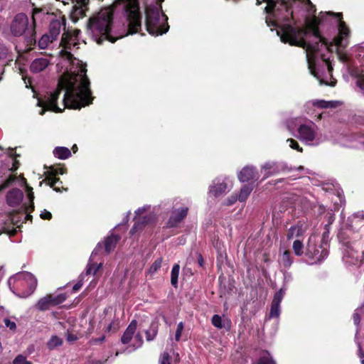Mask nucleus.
I'll list each match as a JSON object with an SVG mask.
<instances>
[{
  "mask_svg": "<svg viewBox=\"0 0 364 364\" xmlns=\"http://www.w3.org/2000/svg\"><path fill=\"white\" fill-rule=\"evenodd\" d=\"M141 19L139 0H117L90 18L87 29L98 44L105 40L114 43L136 33L141 26Z\"/></svg>",
  "mask_w": 364,
  "mask_h": 364,
  "instance_id": "obj_1",
  "label": "nucleus"
},
{
  "mask_svg": "<svg viewBox=\"0 0 364 364\" xmlns=\"http://www.w3.org/2000/svg\"><path fill=\"white\" fill-rule=\"evenodd\" d=\"M86 72L85 68H82L80 73L71 76L67 82L59 81L53 92H47L43 98L38 99V105L42 107L40 114L43 115L46 110L55 112L62 111L57 106L56 102L64 89H65L63 97L65 107L80 109L92 104L94 97L92 96L90 80L86 75Z\"/></svg>",
  "mask_w": 364,
  "mask_h": 364,
  "instance_id": "obj_2",
  "label": "nucleus"
},
{
  "mask_svg": "<svg viewBox=\"0 0 364 364\" xmlns=\"http://www.w3.org/2000/svg\"><path fill=\"white\" fill-rule=\"evenodd\" d=\"M281 40L306 50L309 69L315 77H317V75L313 62V55L320 50L323 46H326L329 50H331V47L333 46V43H328L327 40L320 35L316 18L307 21L304 28L288 26L281 36Z\"/></svg>",
  "mask_w": 364,
  "mask_h": 364,
  "instance_id": "obj_3",
  "label": "nucleus"
},
{
  "mask_svg": "<svg viewBox=\"0 0 364 364\" xmlns=\"http://www.w3.org/2000/svg\"><path fill=\"white\" fill-rule=\"evenodd\" d=\"M36 21L33 18L29 23L28 16L23 13L16 14L10 24L11 33L15 37L24 36L27 46H32L36 43Z\"/></svg>",
  "mask_w": 364,
  "mask_h": 364,
  "instance_id": "obj_4",
  "label": "nucleus"
},
{
  "mask_svg": "<svg viewBox=\"0 0 364 364\" xmlns=\"http://www.w3.org/2000/svg\"><path fill=\"white\" fill-rule=\"evenodd\" d=\"M160 14L156 9H148L146 12V26L148 32L151 35L163 34L167 30L162 31L160 23Z\"/></svg>",
  "mask_w": 364,
  "mask_h": 364,
  "instance_id": "obj_5",
  "label": "nucleus"
},
{
  "mask_svg": "<svg viewBox=\"0 0 364 364\" xmlns=\"http://www.w3.org/2000/svg\"><path fill=\"white\" fill-rule=\"evenodd\" d=\"M297 132V138L307 144L317 139V126L313 122L301 124Z\"/></svg>",
  "mask_w": 364,
  "mask_h": 364,
  "instance_id": "obj_6",
  "label": "nucleus"
},
{
  "mask_svg": "<svg viewBox=\"0 0 364 364\" xmlns=\"http://www.w3.org/2000/svg\"><path fill=\"white\" fill-rule=\"evenodd\" d=\"M65 299L66 295L65 294L57 295L47 294L38 301L36 304V308L41 311H46L52 306L62 304Z\"/></svg>",
  "mask_w": 364,
  "mask_h": 364,
  "instance_id": "obj_7",
  "label": "nucleus"
},
{
  "mask_svg": "<svg viewBox=\"0 0 364 364\" xmlns=\"http://www.w3.org/2000/svg\"><path fill=\"white\" fill-rule=\"evenodd\" d=\"M339 18L338 23V36L333 38V45L338 48H344L346 47L347 43L345 42L344 36H348L350 30L346 26V23L341 20L342 14L338 13L336 14Z\"/></svg>",
  "mask_w": 364,
  "mask_h": 364,
  "instance_id": "obj_8",
  "label": "nucleus"
},
{
  "mask_svg": "<svg viewBox=\"0 0 364 364\" xmlns=\"http://www.w3.org/2000/svg\"><path fill=\"white\" fill-rule=\"evenodd\" d=\"M328 255V251L326 247H322L321 245L318 247H316L315 245H308L306 255L314 259V262L313 263L321 262L323 259H325Z\"/></svg>",
  "mask_w": 364,
  "mask_h": 364,
  "instance_id": "obj_9",
  "label": "nucleus"
},
{
  "mask_svg": "<svg viewBox=\"0 0 364 364\" xmlns=\"http://www.w3.org/2000/svg\"><path fill=\"white\" fill-rule=\"evenodd\" d=\"M188 208L183 207L178 209H173L171 211V216L167 222L168 228H176L181 223L187 216Z\"/></svg>",
  "mask_w": 364,
  "mask_h": 364,
  "instance_id": "obj_10",
  "label": "nucleus"
},
{
  "mask_svg": "<svg viewBox=\"0 0 364 364\" xmlns=\"http://www.w3.org/2000/svg\"><path fill=\"white\" fill-rule=\"evenodd\" d=\"M23 198V193L18 188H13L6 196V203L12 208L21 205Z\"/></svg>",
  "mask_w": 364,
  "mask_h": 364,
  "instance_id": "obj_11",
  "label": "nucleus"
},
{
  "mask_svg": "<svg viewBox=\"0 0 364 364\" xmlns=\"http://www.w3.org/2000/svg\"><path fill=\"white\" fill-rule=\"evenodd\" d=\"M238 179L240 182L257 181L259 178L258 173L254 166H245L238 173Z\"/></svg>",
  "mask_w": 364,
  "mask_h": 364,
  "instance_id": "obj_12",
  "label": "nucleus"
},
{
  "mask_svg": "<svg viewBox=\"0 0 364 364\" xmlns=\"http://www.w3.org/2000/svg\"><path fill=\"white\" fill-rule=\"evenodd\" d=\"M284 167L280 168L275 162L268 161L261 167V173H264V179H265L272 175L278 173L280 171H284Z\"/></svg>",
  "mask_w": 364,
  "mask_h": 364,
  "instance_id": "obj_13",
  "label": "nucleus"
},
{
  "mask_svg": "<svg viewBox=\"0 0 364 364\" xmlns=\"http://www.w3.org/2000/svg\"><path fill=\"white\" fill-rule=\"evenodd\" d=\"M345 262L349 264L360 266L363 263L361 255L355 250L350 249L344 256Z\"/></svg>",
  "mask_w": 364,
  "mask_h": 364,
  "instance_id": "obj_14",
  "label": "nucleus"
},
{
  "mask_svg": "<svg viewBox=\"0 0 364 364\" xmlns=\"http://www.w3.org/2000/svg\"><path fill=\"white\" fill-rule=\"evenodd\" d=\"M65 19H55L50 23L49 31L52 41H55L57 39L58 36L60 33L62 26H65Z\"/></svg>",
  "mask_w": 364,
  "mask_h": 364,
  "instance_id": "obj_15",
  "label": "nucleus"
},
{
  "mask_svg": "<svg viewBox=\"0 0 364 364\" xmlns=\"http://www.w3.org/2000/svg\"><path fill=\"white\" fill-rule=\"evenodd\" d=\"M136 326L137 321L136 320L132 321L121 338V341L123 344H127L131 341L136 331Z\"/></svg>",
  "mask_w": 364,
  "mask_h": 364,
  "instance_id": "obj_16",
  "label": "nucleus"
},
{
  "mask_svg": "<svg viewBox=\"0 0 364 364\" xmlns=\"http://www.w3.org/2000/svg\"><path fill=\"white\" fill-rule=\"evenodd\" d=\"M57 172H52L51 174L48 176H46V178L43 181L46 183L50 188H52L54 191L57 192H60L61 188H63L62 182L60 181L59 178L56 177Z\"/></svg>",
  "mask_w": 364,
  "mask_h": 364,
  "instance_id": "obj_17",
  "label": "nucleus"
},
{
  "mask_svg": "<svg viewBox=\"0 0 364 364\" xmlns=\"http://www.w3.org/2000/svg\"><path fill=\"white\" fill-rule=\"evenodd\" d=\"M212 324L218 328H225L227 331L230 330L231 327L230 320L226 318H222L218 314H215L212 317Z\"/></svg>",
  "mask_w": 364,
  "mask_h": 364,
  "instance_id": "obj_18",
  "label": "nucleus"
},
{
  "mask_svg": "<svg viewBox=\"0 0 364 364\" xmlns=\"http://www.w3.org/2000/svg\"><path fill=\"white\" fill-rule=\"evenodd\" d=\"M49 64V61L46 58H37L35 59L30 67L33 73H39L45 70Z\"/></svg>",
  "mask_w": 364,
  "mask_h": 364,
  "instance_id": "obj_19",
  "label": "nucleus"
},
{
  "mask_svg": "<svg viewBox=\"0 0 364 364\" xmlns=\"http://www.w3.org/2000/svg\"><path fill=\"white\" fill-rule=\"evenodd\" d=\"M120 237L115 235H111L105 240V249L107 253L111 252L116 247L117 243L119 240Z\"/></svg>",
  "mask_w": 364,
  "mask_h": 364,
  "instance_id": "obj_20",
  "label": "nucleus"
},
{
  "mask_svg": "<svg viewBox=\"0 0 364 364\" xmlns=\"http://www.w3.org/2000/svg\"><path fill=\"white\" fill-rule=\"evenodd\" d=\"M228 186L226 183L221 182L212 185L210 188V193L215 196H219L226 192Z\"/></svg>",
  "mask_w": 364,
  "mask_h": 364,
  "instance_id": "obj_21",
  "label": "nucleus"
},
{
  "mask_svg": "<svg viewBox=\"0 0 364 364\" xmlns=\"http://www.w3.org/2000/svg\"><path fill=\"white\" fill-rule=\"evenodd\" d=\"M60 45L64 46L66 49H71L72 46L76 45L75 39L68 32H65L62 35Z\"/></svg>",
  "mask_w": 364,
  "mask_h": 364,
  "instance_id": "obj_22",
  "label": "nucleus"
},
{
  "mask_svg": "<svg viewBox=\"0 0 364 364\" xmlns=\"http://www.w3.org/2000/svg\"><path fill=\"white\" fill-rule=\"evenodd\" d=\"M53 154L60 159H66L71 156V152L66 147L58 146L53 150Z\"/></svg>",
  "mask_w": 364,
  "mask_h": 364,
  "instance_id": "obj_23",
  "label": "nucleus"
},
{
  "mask_svg": "<svg viewBox=\"0 0 364 364\" xmlns=\"http://www.w3.org/2000/svg\"><path fill=\"white\" fill-rule=\"evenodd\" d=\"M253 190V186L250 184L244 185L240 191V193L237 196L238 200L240 202H245L249 197L250 194Z\"/></svg>",
  "mask_w": 364,
  "mask_h": 364,
  "instance_id": "obj_24",
  "label": "nucleus"
},
{
  "mask_svg": "<svg viewBox=\"0 0 364 364\" xmlns=\"http://www.w3.org/2000/svg\"><path fill=\"white\" fill-rule=\"evenodd\" d=\"M102 267V263L97 264L90 261L87 265L86 271L84 275H93L95 276L99 269Z\"/></svg>",
  "mask_w": 364,
  "mask_h": 364,
  "instance_id": "obj_25",
  "label": "nucleus"
},
{
  "mask_svg": "<svg viewBox=\"0 0 364 364\" xmlns=\"http://www.w3.org/2000/svg\"><path fill=\"white\" fill-rule=\"evenodd\" d=\"M304 231L301 226L296 225L291 227L288 231L287 237L288 240H291L294 237H300L303 235Z\"/></svg>",
  "mask_w": 364,
  "mask_h": 364,
  "instance_id": "obj_26",
  "label": "nucleus"
},
{
  "mask_svg": "<svg viewBox=\"0 0 364 364\" xmlns=\"http://www.w3.org/2000/svg\"><path fill=\"white\" fill-rule=\"evenodd\" d=\"M158 333V325L156 323H151L149 329L146 331V338L148 341H153Z\"/></svg>",
  "mask_w": 364,
  "mask_h": 364,
  "instance_id": "obj_27",
  "label": "nucleus"
},
{
  "mask_svg": "<svg viewBox=\"0 0 364 364\" xmlns=\"http://www.w3.org/2000/svg\"><path fill=\"white\" fill-rule=\"evenodd\" d=\"M281 262L285 267H289L293 263V258L289 250H285L281 256Z\"/></svg>",
  "mask_w": 364,
  "mask_h": 364,
  "instance_id": "obj_28",
  "label": "nucleus"
},
{
  "mask_svg": "<svg viewBox=\"0 0 364 364\" xmlns=\"http://www.w3.org/2000/svg\"><path fill=\"white\" fill-rule=\"evenodd\" d=\"M179 269H180L179 265L176 264L173 265L172 270H171V284L175 287H177V284H178Z\"/></svg>",
  "mask_w": 364,
  "mask_h": 364,
  "instance_id": "obj_29",
  "label": "nucleus"
},
{
  "mask_svg": "<svg viewBox=\"0 0 364 364\" xmlns=\"http://www.w3.org/2000/svg\"><path fill=\"white\" fill-rule=\"evenodd\" d=\"M53 41L50 36L44 34L38 41V45L40 49H45L48 46V44Z\"/></svg>",
  "mask_w": 364,
  "mask_h": 364,
  "instance_id": "obj_30",
  "label": "nucleus"
},
{
  "mask_svg": "<svg viewBox=\"0 0 364 364\" xmlns=\"http://www.w3.org/2000/svg\"><path fill=\"white\" fill-rule=\"evenodd\" d=\"M63 343V340L56 336H53L50 338V339L48 342V347L49 349L52 350L58 346H61Z\"/></svg>",
  "mask_w": 364,
  "mask_h": 364,
  "instance_id": "obj_31",
  "label": "nucleus"
},
{
  "mask_svg": "<svg viewBox=\"0 0 364 364\" xmlns=\"http://www.w3.org/2000/svg\"><path fill=\"white\" fill-rule=\"evenodd\" d=\"M293 250L294 252V254L296 256H301L304 253L303 249H304V245L301 241L299 240H296L293 242L292 245Z\"/></svg>",
  "mask_w": 364,
  "mask_h": 364,
  "instance_id": "obj_32",
  "label": "nucleus"
},
{
  "mask_svg": "<svg viewBox=\"0 0 364 364\" xmlns=\"http://www.w3.org/2000/svg\"><path fill=\"white\" fill-rule=\"evenodd\" d=\"M163 259L162 257H159L156 259L152 265L150 267L149 269V274H155L161 267Z\"/></svg>",
  "mask_w": 364,
  "mask_h": 364,
  "instance_id": "obj_33",
  "label": "nucleus"
},
{
  "mask_svg": "<svg viewBox=\"0 0 364 364\" xmlns=\"http://www.w3.org/2000/svg\"><path fill=\"white\" fill-rule=\"evenodd\" d=\"M280 314V304H277L272 302L269 318H277Z\"/></svg>",
  "mask_w": 364,
  "mask_h": 364,
  "instance_id": "obj_34",
  "label": "nucleus"
},
{
  "mask_svg": "<svg viewBox=\"0 0 364 364\" xmlns=\"http://www.w3.org/2000/svg\"><path fill=\"white\" fill-rule=\"evenodd\" d=\"M285 294V289L281 288L274 296L272 303L280 304Z\"/></svg>",
  "mask_w": 364,
  "mask_h": 364,
  "instance_id": "obj_35",
  "label": "nucleus"
},
{
  "mask_svg": "<svg viewBox=\"0 0 364 364\" xmlns=\"http://www.w3.org/2000/svg\"><path fill=\"white\" fill-rule=\"evenodd\" d=\"M136 220H141L140 225L144 227L146 225L151 223L154 220V216L152 215H145L142 218H137Z\"/></svg>",
  "mask_w": 364,
  "mask_h": 364,
  "instance_id": "obj_36",
  "label": "nucleus"
},
{
  "mask_svg": "<svg viewBox=\"0 0 364 364\" xmlns=\"http://www.w3.org/2000/svg\"><path fill=\"white\" fill-rule=\"evenodd\" d=\"M13 364H32V363L27 360L23 355H18L13 360Z\"/></svg>",
  "mask_w": 364,
  "mask_h": 364,
  "instance_id": "obj_37",
  "label": "nucleus"
},
{
  "mask_svg": "<svg viewBox=\"0 0 364 364\" xmlns=\"http://www.w3.org/2000/svg\"><path fill=\"white\" fill-rule=\"evenodd\" d=\"M16 177L10 176L2 184L0 185V191H2L5 188H8L13 182L16 181Z\"/></svg>",
  "mask_w": 364,
  "mask_h": 364,
  "instance_id": "obj_38",
  "label": "nucleus"
},
{
  "mask_svg": "<svg viewBox=\"0 0 364 364\" xmlns=\"http://www.w3.org/2000/svg\"><path fill=\"white\" fill-rule=\"evenodd\" d=\"M171 356L168 353L164 352L159 358V364H171Z\"/></svg>",
  "mask_w": 364,
  "mask_h": 364,
  "instance_id": "obj_39",
  "label": "nucleus"
},
{
  "mask_svg": "<svg viewBox=\"0 0 364 364\" xmlns=\"http://www.w3.org/2000/svg\"><path fill=\"white\" fill-rule=\"evenodd\" d=\"M23 216V214H21V215H19L18 213L14 211L11 215V220L13 224L17 225L18 227H19V225H18V223L21 221V218Z\"/></svg>",
  "mask_w": 364,
  "mask_h": 364,
  "instance_id": "obj_40",
  "label": "nucleus"
},
{
  "mask_svg": "<svg viewBox=\"0 0 364 364\" xmlns=\"http://www.w3.org/2000/svg\"><path fill=\"white\" fill-rule=\"evenodd\" d=\"M287 141L289 143V146L291 149H296V151H298L299 152L303 151V149L301 147H300L299 144H298V142L296 140H294L293 139H287Z\"/></svg>",
  "mask_w": 364,
  "mask_h": 364,
  "instance_id": "obj_41",
  "label": "nucleus"
},
{
  "mask_svg": "<svg viewBox=\"0 0 364 364\" xmlns=\"http://www.w3.org/2000/svg\"><path fill=\"white\" fill-rule=\"evenodd\" d=\"M140 223H141V220H136L135 218V223H134V225H133V227L132 228V229L130 230V234L134 235L137 231H139V230L142 229L143 225H141Z\"/></svg>",
  "mask_w": 364,
  "mask_h": 364,
  "instance_id": "obj_42",
  "label": "nucleus"
},
{
  "mask_svg": "<svg viewBox=\"0 0 364 364\" xmlns=\"http://www.w3.org/2000/svg\"><path fill=\"white\" fill-rule=\"evenodd\" d=\"M140 223H141V220H136L135 218V223H134V225H133V227L132 228V229L130 230V234L134 235L137 231H139V230L142 229L143 225H141Z\"/></svg>",
  "mask_w": 364,
  "mask_h": 364,
  "instance_id": "obj_43",
  "label": "nucleus"
},
{
  "mask_svg": "<svg viewBox=\"0 0 364 364\" xmlns=\"http://www.w3.org/2000/svg\"><path fill=\"white\" fill-rule=\"evenodd\" d=\"M183 330V322H180L177 325V328H176V334H175V339L176 341H178L180 340Z\"/></svg>",
  "mask_w": 364,
  "mask_h": 364,
  "instance_id": "obj_44",
  "label": "nucleus"
},
{
  "mask_svg": "<svg viewBox=\"0 0 364 364\" xmlns=\"http://www.w3.org/2000/svg\"><path fill=\"white\" fill-rule=\"evenodd\" d=\"M313 105L319 108H328L327 101L317 100L313 102Z\"/></svg>",
  "mask_w": 364,
  "mask_h": 364,
  "instance_id": "obj_45",
  "label": "nucleus"
},
{
  "mask_svg": "<svg viewBox=\"0 0 364 364\" xmlns=\"http://www.w3.org/2000/svg\"><path fill=\"white\" fill-rule=\"evenodd\" d=\"M359 311L360 310L358 309H357L353 314V320L354 324L356 326H358L360 324V319H361Z\"/></svg>",
  "mask_w": 364,
  "mask_h": 364,
  "instance_id": "obj_46",
  "label": "nucleus"
},
{
  "mask_svg": "<svg viewBox=\"0 0 364 364\" xmlns=\"http://www.w3.org/2000/svg\"><path fill=\"white\" fill-rule=\"evenodd\" d=\"M84 277H85L84 274H80L78 282L73 287V291H77L82 287V280L84 279Z\"/></svg>",
  "mask_w": 364,
  "mask_h": 364,
  "instance_id": "obj_47",
  "label": "nucleus"
},
{
  "mask_svg": "<svg viewBox=\"0 0 364 364\" xmlns=\"http://www.w3.org/2000/svg\"><path fill=\"white\" fill-rule=\"evenodd\" d=\"M52 172H53V173L58 172V173H56V176L58 175V174H61L62 175V174H63L65 173L64 169L62 168H53V167H50V170L47 171L46 176H48V175L51 174Z\"/></svg>",
  "mask_w": 364,
  "mask_h": 364,
  "instance_id": "obj_48",
  "label": "nucleus"
},
{
  "mask_svg": "<svg viewBox=\"0 0 364 364\" xmlns=\"http://www.w3.org/2000/svg\"><path fill=\"white\" fill-rule=\"evenodd\" d=\"M73 15L77 16H83L85 11L82 7L75 6L73 9Z\"/></svg>",
  "mask_w": 364,
  "mask_h": 364,
  "instance_id": "obj_49",
  "label": "nucleus"
},
{
  "mask_svg": "<svg viewBox=\"0 0 364 364\" xmlns=\"http://www.w3.org/2000/svg\"><path fill=\"white\" fill-rule=\"evenodd\" d=\"M40 216L43 220H50L52 218V214L46 210L42 211Z\"/></svg>",
  "mask_w": 364,
  "mask_h": 364,
  "instance_id": "obj_50",
  "label": "nucleus"
},
{
  "mask_svg": "<svg viewBox=\"0 0 364 364\" xmlns=\"http://www.w3.org/2000/svg\"><path fill=\"white\" fill-rule=\"evenodd\" d=\"M5 325L11 330H14L16 328V323L8 318L4 319Z\"/></svg>",
  "mask_w": 364,
  "mask_h": 364,
  "instance_id": "obj_51",
  "label": "nucleus"
},
{
  "mask_svg": "<svg viewBox=\"0 0 364 364\" xmlns=\"http://www.w3.org/2000/svg\"><path fill=\"white\" fill-rule=\"evenodd\" d=\"M77 340V336L72 333H70L69 331L67 332V341L69 342H73Z\"/></svg>",
  "mask_w": 364,
  "mask_h": 364,
  "instance_id": "obj_52",
  "label": "nucleus"
},
{
  "mask_svg": "<svg viewBox=\"0 0 364 364\" xmlns=\"http://www.w3.org/2000/svg\"><path fill=\"white\" fill-rule=\"evenodd\" d=\"M237 200H238V198L237 196H232L230 198H228L226 205H231L234 204Z\"/></svg>",
  "mask_w": 364,
  "mask_h": 364,
  "instance_id": "obj_53",
  "label": "nucleus"
},
{
  "mask_svg": "<svg viewBox=\"0 0 364 364\" xmlns=\"http://www.w3.org/2000/svg\"><path fill=\"white\" fill-rule=\"evenodd\" d=\"M43 11V9L40 8H34L32 11V21H33V18L36 19L35 16L38 14L39 13Z\"/></svg>",
  "mask_w": 364,
  "mask_h": 364,
  "instance_id": "obj_54",
  "label": "nucleus"
},
{
  "mask_svg": "<svg viewBox=\"0 0 364 364\" xmlns=\"http://www.w3.org/2000/svg\"><path fill=\"white\" fill-rule=\"evenodd\" d=\"M105 337L103 336L99 338H94V339L90 340V343H91V344H96L98 343H102L105 341Z\"/></svg>",
  "mask_w": 364,
  "mask_h": 364,
  "instance_id": "obj_55",
  "label": "nucleus"
},
{
  "mask_svg": "<svg viewBox=\"0 0 364 364\" xmlns=\"http://www.w3.org/2000/svg\"><path fill=\"white\" fill-rule=\"evenodd\" d=\"M197 255H198V258H197V259H198V265H199L200 267H203V265H204V259H203V257H202L201 254L198 253Z\"/></svg>",
  "mask_w": 364,
  "mask_h": 364,
  "instance_id": "obj_56",
  "label": "nucleus"
},
{
  "mask_svg": "<svg viewBox=\"0 0 364 364\" xmlns=\"http://www.w3.org/2000/svg\"><path fill=\"white\" fill-rule=\"evenodd\" d=\"M281 1V4L282 5H283L284 6H285V9L287 10V11L288 12L289 11V6H288V4L291 1H292V0H280Z\"/></svg>",
  "mask_w": 364,
  "mask_h": 364,
  "instance_id": "obj_57",
  "label": "nucleus"
},
{
  "mask_svg": "<svg viewBox=\"0 0 364 364\" xmlns=\"http://www.w3.org/2000/svg\"><path fill=\"white\" fill-rule=\"evenodd\" d=\"M323 60L326 62V65H327V68H328V73H332V70H333V66L331 63V62L328 60H326V59H323Z\"/></svg>",
  "mask_w": 364,
  "mask_h": 364,
  "instance_id": "obj_58",
  "label": "nucleus"
},
{
  "mask_svg": "<svg viewBox=\"0 0 364 364\" xmlns=\"http://www.w3.org/2000/svg\"><path fill=\"white\" fill-rule=\"evenodd\" d=\"M28 198H29V200L31 203V208H32V210L33 209L34 206H33V198H34V196H33V193L32 192L31 193H28Z\"/></svg>",
  "mask_w": 364,
  "mask_h": 364,
  "instance_id": "obj_59",
  "label": "nucleus"
},
{
  "mask_svg": "<svg viewBox=\"0 0 364 364\" xmlns=\"http://www.w3.org/2000/svg\"><path fill=\"white\" fill-rule=\"evenodd\" d=\"M327 104H328V107H331V108H333V107H336L337 104H338V102H336V101H327Z\"/></svg>",
  "mask_w": 364,
  "mask_h": 364,
  "instance_id": "obj_60",
  "label": "nucleus"
},
{
  "mask_svg": "<svg viewBox=\"0 0 364 364\" xmlns=\"http://www.w3.org/2000/svg\"><path fill=\"white\" fill-rule=\"evenodd\" d=\"M65 55L70 60H71L73 57V54L71 53H70V52H68V51H65Z\"/></svg>",
  "mask_w": 364,
  "mask_h": 364,
  "instance_id": "obj_61",
  "label": "nucleus"
},
{
  "mask_svg": "<svg viewBox=\"0 0 364 364\" xmlns=\"http://www.w3.org/2000/svg\"><path fill=\"white\" fill-rule=\"evenodd\" d=\"M339 59L342 62H345L347 60V56L345 54H339Z\"/></svg>",
  "mask_w": 364,
  "mask_h": 364,
  "instance_id": "obj_62",
  "label": "nucleus"
},
{
  "mask_svg": "<svg viewBox=\"0 0 364 364\" xmlns=\"http://www.w3.org/2000/svg\"><path fill=\"white\" fill-rule=\"evenodd\" d=\"M135 338H136V339H138V340L139 341V342H140V345H141V343H142L141 336L139 333H138V334L136 336V337H135Z\"/></svg>",
  "mask_w": 364,
  "mask_h": 364,
  "instance_id": "obj_63",
  "label": "nucleus"
},
{
  "mask_svg": "<svg viewBox=\"0 0 364 364\" xmlns=\"http://www.w3.org/2000/svg\"><path fill=\"white\" fill-rule=\"evenodd\" d=\"M143 209H141V208H139L136 211V213L137 215H140L142 212H143Z\"/></svg>",
  "mask_w": 364,
  "mask_h": 364,
  "instance_id": "obj_64",
  "label": "nucleus"
}]
</instances>
